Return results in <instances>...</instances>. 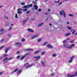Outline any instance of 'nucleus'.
<instances>
[{
    "label": "nucleus",
    "mask_w": 77,
    "mask_h": 77,
    "mask_svg": "<svg viewBox=\"0 0 77 77\" xmlns=\"http://www.w3.org/2000/svg\"><path fill=\"white\" fill-rule=\"evenodd\" d=\"M32 65H33V64L29 65V63H27L24 65V67L26 69H27L31 66H32Z\"/></svg>",
    "instance_id": "1"
},
{
    "label": "nucleus",
    "mask_w": 77,
    "mask_h": 77,
    "mask_svg": "<svg viewBox=\"0 0 77 77\" xmlns=\"http://www.w3.org/2000/svg\"><path fill=\"white\" fill-rule=\"evenodd\" d=\"M60 14L61 15H63L64 17H66V14L65 11L63 10H62V11H60Z\"/></svg>",
    "instance_id": "2"
},
{
    "label": "nucleus",
    "mask_w": 77,
    "mask_h": 77,
    "mask_svg": "<svg viewBox=\"0 0 77 77\" xmlns=\"http://www.w3.org/2000/svg\"><path fill=\"white\" fill-rule=\"evenodd\" d=\"M74 76H77V71L76 72L75 74L73 75H70L69 74L67 75V77H74Z\"/></svg>",
    "instance_id": "3"
},
{
    "label": "nucleus",
    "mask_w": 77,
    "mask_h": 77,
    "mask_svg": "<svg viewBox=\"0 0 77 77\" xmlns=\"http://www.w3.org/2000/svg\"><path fill=\"white\" fill-rule=\"evenodd\" d=\"M15 45L18 47H20L21 46V43L19 42H17L15 43Z\"/></svg>",
    "instance_id": "4"
},
{
    "label": "nucleus",
    "mask_w": 77,
    "mask_h": 77,
    "mask_svg": "<svg viewBox=\"0 0 77 77\" xmlns=\"http://www.w3.org/2000/svg\"><path fill=\"white\" fill-rule=\"evenodd\" d=\"M28 54H29V53H27L25 55L22 57L20 59V60H23V59H24V57H25L26 56L28 55Z\"/></svg>",
    "instance_id": "5"
},
{
    "label": "nucleus",
    "mask_w": 77,
    "mask_h": 77,
    "mask_svg": "<svg viewBox=\"0 0 77 77\" xmlns=\"http://www.w3.org/2000/svg\"><path fill=\"white\" fill-rule=\"evenodd\" d=\"M18 10H19V11H25V12H26L27 11V9L26 8L24 9H23L22 8H19L18 9Z\"/></svg>",
    "instance_id": "6"
},
{
    "label": "nucleus",
    "mask_w": 77,
    "mask_h": 77,
    "mask_svg": "<svg viewBox=\"0 0 77 77\" xmlns=\"http://www.w3.org/2000/svg\"><path fill=\"white\" fill-rule=\"evenodd\" d=\"M74 44H72L70 46H69L68 49H71L72 48V47H74Z\"/></svg>",
    "instance_id": "7"
},
{
    "label": "nucleus",
    "mask_w": 77,
    "mask_h": 77,
    "mask_svg": "<svg viewBox=\"0 0 77 77\" xmlns=\"http://www.w3.org/2000/svg\"><path fill=\"white\" fill-rule=\"evenodd\" d=\"M34 58H35V59H36V60H39V59H40V58H41V56H38L37 57H34Z\"/></svg>",
    "instance_id": "8"
},
{
    "label": "nucleus",
    "mask_w": 77,
    "mask_h": 77,
    "mask_svg": "<svg viewBox=\"0 0 77 77\" xmlns=\"http://www.w3.org/2000/svg\"><path fill=\"white\" fill-rule=\"evenodd\" d=\"M47 47L49 48H53V47L50 45H48Z\"/></svg>",
    "instance_id": "9"
},
{
    "label": "nucleus",
    "mask_w": 77,
    "mask_h": 77,
    "mask_svg": "<svg viewBox=\"0 0 77 77\" xmlns=\"http://www.w3.org/2000/svg\"><path fill=\"white\" fill-rule=\"evenodd\" d=\"M10 49V48L9 47H7L5 49V53H8V51Z\"/></svg>",
    "instance_id": "10"
},
{
    "label": "nucleus",
    "mask_w": 77,
    "mask_h": 77,
    "mask_svg": "<svg viewBox=\"0 0 77 77\" xmlns=\"http://www.w3.org/2000/svg\"><path fill=\"white\" fill-rule=\"evenodd\" d=\"M37 36H38V35H36L34 36H33L31 38V39H35V38H36Z\"/></svg>",
    "instance_id": "11"
},
{
    "label": "nucleus",
    "mask_w": 77,
    "mask_h": 77,
    "mask_svg": "<svg viewBox=\"0 0 77 77\" xmlns=\"http://www.w3.org/2000/svg\"><path fill=\"white\" fill-rule=\"evenodd\" d=\"M27 30L28 32H32V33H33V32H34V31L30 29H28Z\"/></svg>",
    "instance_id": "12"
},
{
    "label": "nucleus",
    "mask_w": 77,
    "mask_h": 77,
    "mask_svg": "<svg viewBox=\"0 0 77 77\" xmlns=\"http://www.w3.org/2000/svg\"><path fill=\"white\" fill-rule=\"evenodd\" d=\"M33 49L29 48V49H26L25 50V51H33Z\"/></svg>",
    "instance_id": "13"
},
{
    "label": "nucleus",
    "mask_w": 77,
    "mask_h": 77,
    "mask_svg": "<svg viewBox=\"0 0 77 77\" xmlns=\"http://www.w3.org/2000/svg\"><path fill=\"white\" fill-rule=\"evenodd\" d=\"M63 46L64 47H65V48H68L69 47V46H67L66 44L65 43H63Z\"/></svg>",
    "instance_id": "14"
},
{
    "label": "nucleus",
    "mask_w": 77,
    "mask_h": 77,
    "mask_svg": "<svg viewBox=\"0 0 77 77\" xmlns=\"http://www.w3.org/2000/svg\"><path fill=\"white\" fill-rule=\"evenodd\" d=\"M28 19H29V17L28 18V19H27V20H23V23L24 25V24H26V21H27V20H28Z\"/></svg>",
    "instance_id": "15"
},
{
    "label": "nucleus",
    "mask_w": 77,
    "mask_h": 77,
    "mask_svg": "<svg viewBox=\"0 0 77 77\" xmlns=\"http://www.w3.org/2000/svg\"><path fill=\"white\" fill-rule=\"evenodd\" d=\"M12 59H13V57L9 58L5 62H5H8V61H9V60H12Z\"/></svg>",
    "instance_id": "16"
},
{
    "label": "nucleus",
    "mask_w": 77,
    "mask_h": 77,
    "mask_svg": "<svg viewBox=\"0 0 77 77\" xmlns=\"http://www.w3.org/2000/svg\"><path fill=\"white\" fill-rule=\"evenodd\" d=\"M34 7L35 8V10H37V9H38V6L36 5H34Z\"/></svg>",
    "instance_id": "17"
},
{
    "label": "nucleus",
    "mask_w": 77,
    "mask_h": 77,
    "mask_svg": "<svg viewBox=\"0 0 77 77\" xmlns=\"http://www.w3.org/2000/svg\"><path fill=\"white\" fill-rule=\"evenodd\" d=\"M41 63L42 65L43 66H45V64H44V61H41Z\"/></svg>",
    "instance_id": "18"
},
{
    "label": "nucleus",
    "mask_w": 77,
    "mask_h": 77,
    "mask_svg": "<svg viewBox=\"0 0 77 77\" xmlns=\"http://www.w3.org/2000/svg\"><path fill=\"white\" fill-rule=\"evenodd\" d=\"M71 35V33H67L66 34H65V36H69Z\"/></svg>",
    "instance_id": "19"
},
{
    "label": "nucleus",
    "mask_w": 77,
    "mask_h": 77,
    "mask_svg": "<svg viewBox=\"0 0 77 77\" xmlns=\"http://www.w3.org/2000/svg\"><path fill=\"white\" fill-rule=\"evenodd\" d=\"M43 24H44V23H40V24H39L38 25V27H41V26H42L43 25Z\"/></svg>",
    "instance_id": "20"
},
{
    "label": "nucleus",
    "mask_w": 77,
    "mask_h": 77,
    "mask_svg": "<svg viewBox=\"0 0 77 77\" xmlns=\"http://www.w3.org/2000/svg\"><path fill=\"white\" fill-rule=\"evenodd\" d=\"M74 57H75V56H73L72 57H70V59H71V60H73L74 58Z\"/></svg>",
    "instance_id": "21"
},
{
    "label": "nucleus",
    "mask_w": 77,
    "mask_h": 77,
    "mask_svg": "<svg viewBox=\"0 0 77 77\" xmlns=\"http://www.w3.org/2000/svg\"><path fill=\"white\" fill-rule=\"evenodd\" d=\"M42 40V39L41 38H39L37 40V42H41V41Z\"/></svg>",
    "instance_id": "22"
},
{
    "label": "nucleus",
    "mask_w": 77,
    "mask_h": 77,
    "mask_svg": "<svg viewBox=\"0 0 77 77\" xmlns=\"http://www.w3.org/2000/svg\"><path fill=\"white\" fill-rule=\"evenodd\" d=\"M18 70V69H15L14 71L13 72H12V74H13L14 72H16V71H17Z\"/></svg>",
    "instance_id": "23"
},
{
    "label": "nucleus",
    "mask_w": 77,
    "mask_h": 77,
    "mask_svg": "<svg viewBox=\"0 0 77 77\" xmlns=\"http://www.w3.org/2000/svg\"><path fill=\"white\" fill-rule=\"evenodd\" d=\"M21 11L17 10V13L18 14H21Z\"/></svg>",
    "instance_id": "24"
},
{
    "label": "nucleus",
    "mask_w": 77,
    "mask_h": 77,
    "mask_svg": "<svg viewBox=\"0 0 77 77\" xmlns=\"http://www.w3.org/2000/svg\"><path fill=\"white\" fill-rule=\"evenodd\" d=\"M39 51H36L34 53V54H38V53H39Z\"/></svg>",
    "instance_id": "25"
},
{
    "label": "nucleus",
    "mask_w": 77,
    "mask_h": 77,
    "mask_svg": "<svg viewBox=\"0 0 77 77\" xmlns=\"http://www.w3.org/2000/svg\"><path fill=\"white\" fill-rule=\"evenodd\" d=\"M21 41L22 42H24V41H25V39H24V38H22Z\"/></svg>",
    "instance_id": "26"
},
{
    "label": "nucleus",
    "mask_w": 77,
    "mask_h": 77,
    "mask_svg": "<svg viewBox=\"0 0 77 77\" xmlns=\"http://www.w3.org/2000/svg\"><path fill=\"white\" fill-rule=\"evenodd\" d=\"M57 56V54H54L52 55V56L53 57H56Z\"/></svg>",
    "instance_id": "27"
},
{
    "label": "nucleus",
    "mask_w": 77,
    "mask_h": 77,
    "mask_svg": "<svg viewBox=\"0 0 77 77\" xmlns=\"http://www.w3.org/2000/svg\"><path fill=\"white\" fill-rule=\"evenodd\" d=\"M23 8H28L27 5H24L23 7Z\"/></svg>",
    "instance_id": "28"
},
{
    "label": "nucleus",
    "mask_w": 77,
    "mask_h": 77,
    "mask_svg": "<svg viewBox=\"0 0 77 77\" xmlns=\"http://www.w3.org/2000/svg\"><path fill=\"white\" fill-rule=\"evenodd\" d=\"M47 44V42H45L43 44V46H44V45H45L46 44Z\"/></svg>",
    "instance_id": "29"
},
{
    "label": "nucleus",
    "mask_w": 77,
    "mask_h": 77,
    "mask_svg": "<svg viewBox=\"0 0 77 77\" xmlns=\"http://www.w3.org/2000/svg\"><path fill=\"white\" fill-rule=\"evenodd\" d=\"M6 60H8V58H5L3 60V62H5Z\"/></svg>",
    "instance_id": "30"
},
{
    "label": "nucleus",
    "mask_w": 77,
    "mask_h": 77,
    "mask_svg": "<svg viewBox=\"0 0 77 77\" xmlns=\"http://www.w3.org/2000/svg\"><path fill=\"white\" fill-rule=\"evenodd\" d=\"M5 47V45H4V46H2L1 48H0V50H1V49H2V48H4V47Z\"/></svg>",
    "instance_id": "31"
},
{
    "label": "nucleus",
    "mask_w": 77,
    "mask_h": 77,
    "mask_svg": "<svg viewBox=\"0 0 77 77\" xmlns=\"http://www.w3.org/2000/svg\"><path fill=\"white\" fill-rule=\"evenodd\" d=\"M12 26H11L9 29L8 30H12Z\"/></svg>",
    "instance_id": "32"
},
{
    "label": "nucleus",
    "mask_w": 77,
    "mask_h": 77,
    "mask_svg": "<svg viewBox=\"0 0 77 77\" xmlns=\"http://www.w3.org/2000/svg\"><path fill=\"white\" fill-rule=\"evenodd\" d=\"M20 72H21V70H19L17 72L18 74H20Z\"/></svg>",
    "instance_id": "33"
},
{
    "label": "nucleus",
    "mask_w": 77,
    "mask_h": 77,
    "mask_svg": "<svg viewBox=\"0 0 77 77\" xmlns=\"http://www.w3.org/2000/svg\"><path fill=\"white\" fill-rule=\"evenodd\" d=\"M3 31H4V29L2 28V29H1L0 32H3Z\"/></svg>",
    "instance_id": "34"
},
{
    "label": "nucleus",
    "mask_w": 77,
    "mask_h": 77,
    "mask_svg": "<svg viewBox=\"0 0 77 77\" xmlns=\"http://www.w3.org/2000/svg\"><path fill=\"white\" fill-rule=\"evenodd\" d=\"M72 61V60L71 59H70V60L69 61V63H71Z\"/></svg>",
    "instance_id": "35"
},
{
    "label": "nucleus",
    "mask_w": 77,
    "mask_h": 77,
    "mask_svg": "<svg viewBox=\"0 0 77 77\" xmlns=\"http://www.w3.org/2000/svg\"><path fill=\"white\" fill-rule=\"evenodd\" d=\"M15 18H18V15H17V14H15Z\"/></svg>",
    "instance_id": "36"
},
{
    "label": "nucleus",
    "mask_w": 77,
    "mask_h": 77,
    "mask_svg": "<svg viewBox=\"0 0 77 77\" xmlns=\"http://www.w3.org/2000/svg\"><path fill=\"white\" fill-rule=\"evenodd\" d=\"M67 42V41H66V40H64L63 41V43H65L66 42Z\"/></svg>",
    "instance_id": "37"
},
{
    "label": "nucleus",
    "mask_w": 77,
    "mask_h": 77,
    "mask_svg": "<svg viewBox=\"0 0 77 77\" xmlns=\"http://www.w3.org/2000/svg\"><path fill=\"white\" fill-rule=\"evenodd\" d=\"M30 12V10H29V11L26 12V14H29Z\"/></svg>",
    "instance_id": "38"
},
{
    "label": "nucleus",
    "mask_w": 77,
    "mask_h": 77,
    "mask_svg": "<svg viewBox=\"0 0 77 77\" xmlns=\"http://www.w3.org/2000/svg\"><path fill=\"white\" fill-rule=\"evenodd\" d=\"M4 17L5 18V19H6V20L8 19V17L7 16H5Z\"/></svg>",
    "instance_id": "39"
},
{
    "label": "nucleus",
    "mask_w": 77,
    "mask_h": 77,
    "mask_svg": "<svg viewBox=\"0 0 77 77\" xmlns=\"http://www.w3.org/2000/svg\"><path fill=\"white\" fill-rule=\"evenodd\" d=\"M20 52H19V51H18L17 53H16V54H20Z\"/></svg>",
    "instance_id": "40"
},
{
    "label": "nucleus",
    "mask_w": 77,
    "mask_h": 77,
    "mask_svg": "<svg viewBox=\"0 0 77 77\" xmlns=\"http://www.w3.org/2000/svg\"><path fill=\"white\" fill-rule=\"evenodd\" d=\"M68 29H69V30H71V27H68Z\"/></svg>",
    "instance_id": "41"
},
{
    "label": "nucleus",
    "mask_w": 77,
    "mask_h": 77,
    "mask_svg": "<svg viewBox=\"0 0 77 77\" xmlns=\"http://www.w3.org/2000/svg\"><path fill=\"white\" fill-rule=\"evenodd\" d=\"M45 52H42V55H44V54H45Z\"/></svg>",
    "instance_id": "42"
},
{
    "label": "nucleus",
    "mask_w": 77,
    "mask_h": 77,
    "mask_svg": "<svg viewBox=\"0 0 77 77\" xmlns=\"http://www.w3.org/2000/svg\"><path fill=\"white\" fill-rule=\"evenodd\" d=\"M62 2H60L58 4V5H61L62 4Z\"/></svg>",
    "instance_id": "43"
},
{
    "label": "nucleus",
    "mask_w": 77,
    "mask_h": 77,
    "mask_svg": "<svg viewBox=\"0 0 77 77\" xmlns=\"http://www.w3.org/2000/svg\"><path fill=\"white\" fill-rule=\"evenodd\" d=\"M59 1H60V0H58V2L55 1V3H58L59 2Z\"/></svg>",
    "instance_id": "44"
},
{
    "label": "nucleus",
    "mask_w": 77,
    "mask_h": 77,
    "mask_svg": "<svg viewBox=\"0 0 77 77\" xmlns=\"http://www.w3.org/2000/svg\"><path fill=\"white\" fill-rule=\"evenodd\" d=\"M7 56H8V55L7 54H4V57H7Z\"/></svg>",
    "instance_id": "45"
},
{
    "label": "nucleus",
    "mask_w": 77,
    "mask_h": 77,
    "mask_svg": "<svg viewBox=\"0 0 77 77\" xmlns=\"http://www.w3.org/2000/svg\"><path fill=\"white\" fill-rule=\"evenodd\" d=\"M75 30H74L73 31V32H72V34L73 35V34H74V33H75Z\"/></svg>",
    "instance_id": "46"
},
{
    "label": "nucleus",
    "mask_w": 77,
    "mask_h": 77,
    "mask_svg": "<svg viewBox=\"0 0 77 77\" xmlns=\"http://www.w3.org/2000/svg\"><path fill=\"white\" fill-rule=\"evenodd\" d=\"M69 15L70 16V17H73V15H72V14H69Z\"/></svg>",
    "instance_id": "47"
},
{
    "label": "nucleus",
    "mask_w": 77,
    "mask_h": 77,
    "mask_svg": "<svg viewBox=\"0 0 77 77\" xmlns=\"http://www.w3.org/2000/svg\"><path fill=\"white\" fill-rule=\"evenodd\" d=\"M32 3H33L34 4H35V5L36 4V2H35L33 1Z\"/></svg>",
    "instance_id": "48"
},
{
    "label": "nucleus",
    "mask_w": 77,
    "mask_h": 77,
    "mask_svg": "<svg viewBox=\"0 0 77 77\" xmlns=\"http://www.w3.org/2000/svg\"><path fill=\"white\" fill-rule=\"evenodd\" d=\"M25 5V3L22 2L21 3V5Z\"/></svg>",
    "instance_id": "49"
},
{
    "label": "nucleus",
    "mask_w": 77,
    "mask_h": 77,
    "mask_svg": "<svg viewBox=\"0 0 77 77\" xmlns=\"http://www.w3.org/2000/svg\"><path fill=\"white\" fill-rule=\"evenodd\" d=\"M73 42H74V41H70V43H73Z\"/></svg>",
    "instance_id": "50"
},
{
    "label": "nucleus",
    "mask_w": 77,
    "mask_h": 77,
    "mask_svg": "<svg viewBox=\"0 0 77 77\" xmlns=\"http://www.w3.org/2000/svg\"><path fill=\"white\" fill-rule=\"evenodd\" d=\"M27 8H29V7H30V5L28 4L27 5Z\"/></svg>",
    "instance_id": "51"
},
{
    "label": "nucleus",
    "mask_w": 77,
    "mask_h": 77,
    "mask_svg": "<svg viewBox=\"0 0 77 77\" xmlns=\"http://www.w3.org/2000/svg\"><path fill=\"white\" fill-rule=\"evenodd\" d=\"M8 36H9V38H11V35H10V34L8 35Z\"/></svg>",
    "instance_id": "52"
},
{
    "label": "nucleus",
    "mask_w": 77,
    "mask_h": 77,
    "mask_svg": "<svg viewBox=\"0 0 77 77\" xmlns=\"http://www.w3.org/2000/svg\"><path fill=\"white\" fill-rule=\"evenodd\" d=\"M20 56L19 55V56H18L17 57V59H19V58H20Z\"/></svg>",
    "instance_id": "53"
},
{
    "label": "nucleus",
    "mask_w": 77,
    "mask_h": 77,
    "mask_svg": "<svg viewBox=\"0 0 77 77\" xmlns=\"http://www.w3.org/2000/svg\"><path fill=\"white\" fill-rule=\"evenodd\" d=\"M38 11H41V9H38Z\"/></svg>",
    "instance_id": "54"
},
{
    "label": "nucleus",
    "mask_w": 77,
    "mask_h": 77,
    "mask_svg": "<svg viewBox=\"0 0 77 77\" xmlns=\"http://www.w3.org/2000/svg\"><path fill=\"white\" fill-rule=\"evenodd\" d=\"M32 4H29V7H32Z\"/></svg>",
    "instance_id": "55"
},
{
    "label": "nucleus",
    "mask_w": 77,
    "mask_h": 77,
    "mask_svg": "<svg viewBox=\"0 0 77 77\" xmlns=\"http://www.w3.org/2000/svg\"><path fill=\"white\" fill-rule=\"evenodd\" d=\"M54 75V73L52 74H51V76H53V75Z\"/></svg>",
    "instance_id": "56"
},
{
    "label": "nucleus",
    "mask_w": 77,
    "mask_h": 77,
    "mask_svg": "<svg viewBox=\"0 0 77 77\" xmlns=\"http://www.w3.org/2000/svg\"><path fill=\"white\" fill-rule=\"evenodd\" d=\"M5 32H2V33L0 34V35H2V34H3V33H5Z\"/></svg>",
    "instance_id": "57"
},
{
    "label": "nucleus",
    "mask_w": 77,
    "mask_h": 77,
    "mask_svg": "<svg viewBox=\"0 0 77 77\" xmlns=\"http://www.w3.org/2000/svg\"><path fill=\"white\" fill-rule=\"evenodd\" d=\"M35 20V18H33L32 19H31L30 20Z\"/></svg>",
    "instance_id": "58"
},
{
    "label": "nucleus",
    "mask_w": 77,
    "mask_h": 77,
    "mask_svg": "<svg viewBox=\"0 0 77 77\" xmlns=\"http://www.w3.org/2000/svg\"><path fill=\"white\" fill-rule=\"evenodd\" d=\"M70 38H66V40H70Z\"/></svg>",
    "instance_id": "59"
},
{
    "label": "nucleus",
    "mask_w": 77,
    "mask_h": 77,
    "mask_svg": "<svg viewBox=\"0 0 77 77\" xmlns=\"http://www.w3.org/2000/svg\"><path fill=\"white\" fill-rule=\"evenodd\" d=\"M74 35H75V36L76 35H77V32L74 34Z\"/></svg>",
    "instance_id": "60"
},
{
    "label": "nucleus",
    "mask_w": 77,
    "mask_h": 77,
    "mask_svg": "<svg viewBox=\"0 0 77 77\" xmlns=\"http://www.w3.org/2000/svg\"><path fill=\"white\" fill-rule=\"evenodd\" d=\"M2 72H0V75H2Z\"/></svg>",
    "instance_id": "61"
},
{
    "label": "nucleus",
    "mask_w": 77,
    "mask_h": 77,
    "mask_svg": "<svg viewBox=\"0 0 77 77\" xmlns=\"http://www.w3.org/2000/svg\"><path fill=\"white\" fill-rule=\"evenodd\" d=\"M67 24H69V22H67Z\"/></svg>",
    "instance_id": "62"
},
{
    "label": "nucleus",
    "mask_w": 77,
    "mask_h": 77,
    "mask_svg": "<svg viewBox=\"0 0 77 77\" xmlns=\"http://www.w3.org/2000/svg\"><path fill=\"white\" fill-rule=\"evenodd\" d=\"M2 7H3V6H0V8H2Z\"/></svg>",
    "instance_id": "63"
},
{
    "label": "nucleus",
    "mask_w": 77,
    "mask_h": 77,
    "mask_svg": "<svg viewBox=\"0 0 77 77\" xmlns=\"http://www.w3.org/2000/svg\"><path fill=\"white\" fill-rule=\"evenodd\" d=\"M49 26H51V23H50L49 24Z\"/></svg>",
    "instance_id": "64"
}]
</instances>
